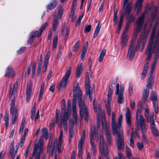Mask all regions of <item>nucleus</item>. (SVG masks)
Listing matches in <instances>:
<instances>
[{
	"mask_svg": "<svg viewBox=\"0 0 159 159\" xmlns=\"http://www.w3.org/2000/svg\"><path fill=\"white\" fill-rule=\"evenodd\" d=\"M63 6H61L59 7L58 11V13L57 15L60 19H61L63 13Z\"/></svg>",
	"mask_w": 159,
	"mask_h": 159,
	"instance_id": "45",
	"label": "nucleus"
},
{
	"mask_svg": "<svg viewBox=\"0 0 159 159\" xmlns=\"http://www.w3.org/2000/svg\"><path fill=\"white\" fill-rule=\"evenodd\" d=\"M114 159H125L122 154L119 152H118V157H115Z\"/></svg>",
	"mask_w": 159,
	"mask_h": 159,
	"instance_id": "63",
	"label": "nucleus"
},
{
	"mask_svg": "<svg viewBox=\"0 0 159 159\" xmlns=\"http://www.w3.org/2000/svg\"><path fill=\"white\" fill-rule=\"evenodd\" d=\"M93 107L94 111L97 113L100 112L101 110V108L99 104L98 105L97 107L96 104L95 103V102L94 101L93 103Z\"/></svg>",
	"mask_w": 159,
	"mask_h": 159,
	"instance_id": "43",
	"label": "nucleus"
},
{
	"mask_svg": "<svg viewBox=\"0 0 159 159\" xmlns=\"http://www.w3.org/2000/svg\"><path fill=\"white\" fill-rule=\"evenodd\" d=\"M66 24L64 23L62 30V32L63 33L62 35L64 36V39L65 40H66L68 39L69 33V28L67 27L66 28Z\"/></svg>",
	"mask_w": 159,
	"mask_h": 159,
	"instance_id": "20",
	"label": "nucleus"
},
{
	"mask_svg": "<svg viewBox=\"0 0 159 159\" xmlns=\"http://www.w3.org/2000/svg\"><path fill=\"white\" fill-rule=\"evenodd\" d=\"M124 99L123 94H119L118 97L117 102L119 104L123 103L124 102Z\"/></svg>",
	"mask_w": 159,
	"mask_h": 159,
	"instance_id": "44",
	"label": "nucleus"
},
{
	"mask_svg": "<svg viewBox=\"0 0 159 159\" xmlns=\"http://www.w3.org/2000/svg\"><path fill=\"white\" fill-rule=\"evenodd\" d=\"M149 94V91L148 89L146 88L143 95V101L145 102L147 100Z\"/></svg>",
	"mask_w": 159,
	"mask_h": 159,
	"instance_id": "32",
	"label": "nucleus"
},
{
	"mask_svg": "<svg viewBox=\"0 0 159 159\" xmlns=\"http://www.w3.org/2000/svg\"><path fill=\"white\" fill-rule=\"evenodd\" d=\"M61 111H62L63 116L64 115L65 117H68L69 115L66 111V103L64 99H63L61 102Z\"/></svg>",
	"mask_w": 159,
	"mask_h": 159,
	"instance_id": "23",
	"label": "nucleus"
},
{
	"mask_svg": "<svg viewBox=\"0 0 159 159\" xmlns=\"http://www.w3.org/2000/svg\"><path fill=\"white\" fill-rule=\"evenodd\" d=\"M135 19V17L134 15L129 14L127 16V19L128 21L131 23L133 22Z\"/></svg>",
	"mask_w": 159,
	"mask_h": 159,
	"instance_id": "51",
	"label": "nucleus"
},
{
	"mask_svg": "<svg viewBox=\"0 0 159 159\" xmlns=\"http://www.w3.org/2000/svg\"><path fill=\"white\" fill-rule=\"evenodd\" d=\"M15 104V101L14 100L11 101V103L10 107V114H13V112H15L16 113L18 112L17 109L16 108H14Z\"/></svg>",
	"mask_w": 159,
	"mask_h": 159,
	"instance_id": "31",
	"label": "nucleus"
},
{
	"mask_svg": "<svg viewBox=\"0 0 159 159\" xmlns=\"http://www.w3.org/2000/svg\"><path fill=\"white\" fill-rule=\"evenodd\" d=\"M130 104L131 109L132 110H134L135 107V103L134 101V100H131L130 102Z\"/></svg>",
	"mask_w": 159,
	"mask_h": 159,
	"instance_id": "64",
	"label": "nucleus"
},
{
	"mask_svg": "<svg viewBox=\"0 0 159 159\" xmlns=\"http://www.w3.org/2000/svg\"><path fill=\"white\" fill-rule=\"evenodd\" d=\"M154 11L152 12L151 15V18L152 20H153L155 18V16L156 14V11L157 10V6L153 8Z\"/></svg>",
	"mask_w": 159,
	"mask_h": 159,
	"instance_id": "52",
	"label": "nucleus"
},
{
	"mask_svg": "<svg viewBox=\"0 0 159 159\" xmlns=\"http://www.w3.org/2000/svg\"><path fill=\"white\" fill-rule=\"evenodd\" d=\"M115 116L116 114L115 112L113 111L112 112V119L111 123V127L112 130L115 129Z\"/></svg>",
	"mask_w": 159,
	"mask_h": 159,
	"instance_id": "35",
	"label": "nucleus"
},
{
	"mask_svg": "<svg viewBox=\"0 0 159 159\" xmlns=\"http://www.w3.org/2000/svg\"><path fill=\"white\" fill-rule=\"evenodd\" d=\"M36 112V104H34V105L32 108L31 110V118L32 120H33L34 118V116Z\"/></svg>",
	"mask_w": 159,
	"mask_h": 159,
	"instance_id": "47",
	"label": "nucleus"
},
{
	"mask_svg": "<svg viewBox=\"0 0 159 159\" xmlns=\"http://www.w3.org/2000/svg\"><path fill=\"white\" fill-rule=\"evenodd\" d=\"M152 49V53L153 52H155L156 54L154 60H157L159 57V29L156 38L155 42L153 41Z\"/></svg>",
	"mask_w": 159,
	"mask_h": 159,
	"instance_id": "9",
	"label": "nucleus"
},
{
	"mask_svg": "<svg viewBox=\"0 0 159 159\" xmlns=\"http://www.w3.org/2000/svg\"><path fill=\"white\" fill-rule=\"evenodd\" d=\"M83 141L84 139L81 138L79 141L78 144L79 153L78 156L80 158H81L82 157V148Z\"/></svg>",
	"mask_w": 159,
	"mask_h": 159,
	"instance_id": "25",
	"label": "nucleus"
},
{
	"mask_svg": "<svg viewBox=\"0 0 159 159\" xmlns=\"http://www.w3.org/2000/svg\"><path fill=\"white\" fill-rule=\"evenodd\" d=\"M78 82L75 83L74 85L73 92L74 98L72 103H76L77 97H78V100L79 107L80 109V113L81 118H84L85 120L88 121V113L87 109L86 106L84 101L82 100V95L81 90L78 87Z\"/></svg>",
	"mask_w": 159,
	"mask_h": 159,
	"instance_id": "1",
	"label": "nucleus"
},
{
	"mask_svg": "<svg viewBox=\"0 0 159 159\" xmlns=\"http://www.w3.org/2000/svg\"><path fill=\"white\" fill-rule=\"evenodd\" d=\"M71 68L70 67L66 70L64 76L61 79L59 91H62L67 85V81L71 74Z\"/></svg>",
	"mask_w": 159,
	"mask_h": 159,
	"instance_id": "7",
	"label": "nucleus"
},
{
	"mask_svg": "<svg viewBox=\"0 0 159 159\" xmlns=\"http://www.w3.org/2000/svg\"><path fill=\"white\" fill-rule=\"evenodd\" d=\"M90 143L91 144V148L93 150H96V148L94 143L93 135L92 134L90 136Z\"/></svg>",
	"mask_w": 159,
	"mask_h": 159,
	"instance_id": "37",
	"label": "nucleus"
},
{
	"mask_svg": "<svg viewBox=\"0 0 159 159\" xmlns=\"http://www.w3.org/2000/svg\"><path fill=\"white\" fill-rule=\"evenodd\" d=\"M106 52V50L105 49H103L101 52L99 57L98 58V61L99 62H101L102 61L103 57L105 55Z\"/></svg>",
	"mask_w": 159,
	"mask_h": 159,
	"instance_id": "40",
	"label": "nucleus"
},
{
	"mask_svg": "<svg viewBox=\"0 0 159 159\" xmlns=\"http://www.w3.org/2000/svg\"><path fill=\"white\" fill-rule=\"evenodd\" d=\"M86 92L87 95H89V99L90 101H92L93 99L92 92L87 88V90H86Z\"/></svg>",
	"mask_w": 159,
	"mask_h": 159,
	"instance_id": "57",
	"label": "nucleus"
},
{
	"mask_svg": "<svg viewBox=\"0 0 159 159\" xmlns=\"http://www.w3.org/2000/svg\"><path fill=\"white\" fill-rule=\"evenodd\" d=\"M90 80L89 78H85V88L86 91L87 90V88L89 90H90Z\"/></svg>",
	"mask_w": 159,
	"mask_h": 159,
	"instance_id": "49",
	"label": "nucleus"
},
{
	"mask_svg": "<svg viewBox=\"0 0 159 159\" xmlns=\"http://www.w3.org/2000/svg\"><path fill=\"white\" fill-rule=\"evenodd\" d=\"M80 41H78L74 45L73 48V50L74 52L76 51L80 47Z\"/></svg>",
	"mask_w": 159,
	"mask_h": 159,
	"instance_id": "56",
	"label": "nucleus"
},
{
	"mask_svg": "<svg viewBox=\"0 0 159 159\" xmlns=\"http://www.w3.org/2000/svg\"><path fill=\"white\" fill-rule=\"evenodd\" d=\"M65 119L62 120L61 121V127H60L59 125H58L60 128L61 129L62 127V125L63 124L64 130L65 131H66L67 129V122L68 120L69 119L70 117H65Z\"/></svg>",
	"mask_w": 159,
	"mask_h": 159,
	"instance_id": "27",
	"label": "nucleus"
},
{
	"mask_svg": "<svg viewBox=\"0 0 159 159\" xmlns=\"http://www.w3.org/2000/svg\"><path fill=\"white\" fill-rule=\"evenodd\" d=\"M117 10L115 11V10H114V14H113V21L115 23H116L117 21Z\"/></svg>",
	"mask_w": 159,
	"mask_h": 159,
	"instance_id": "62",
	"label": "nucleus"
},
{
	"mask_svg": "<svg viewBox=\"0 0 159 159\" xmlns=\"http://www.w3.org/2000/svg\"><path fill=\"white\" fill-rule=\"evenodd\" d=\"M124 6H125L126 7L125 9V12L128 14H129V13L131 10V6H130L129 4H126V5H124Z\"/></svg>",
	"mask_w": 159,
	"mask_h": 159,
	"instance_id": "54",
	"label": "nucleus"
},
{
	"mask_svg": "<svg viewBox=\"0 0 159 159\" xmlns=\"http://www.w3.org/2000/svg\"><path fill=\"white\" fill-rule=\"evenodd\" d=\"M125 120L127 124L129 127L131 126L132 124V118L129 109L127 108L125 114Z\"/></svg>",
	"mask_w": 159,
	"mask_h": 159,
	"instance_id": "17",
	"label": "nucleus"
},
{
	"mask_svg": "<svg viewBox=\"0 0 159 159\" xmlns=\"http://www.w3.org/2000/svg\"><path fill=\"white\" fill-rule=\"evenodd\" d=\"M113 93V87L112 85L111 84L109 86L108 92V94L107 102H111V98Z\"/></svg>",
	"mask_w": 159,
	"mask_h": 159,
	"instance_id": "29",
	"label": "nucleus"
},
{
	"mask_svg": "<svg viewBox=\"0 0 159 159\" xmlns=\"http://www.w3.org/2000/svg\"><path fill=\"white\" fill-rule=\"evenodd\" d=\"M57 5V2L56 0H54L50 3L48 4L47 7V9L52 10L55 8Z\"/></svg>",
	"mask_w": 159,
	"mask_h": 159,
	"instance_id": "30",
	"label": "nucleus"
},
{
	"mask_svg": "<svg viewBox=\"0 0 159 159\" xmlns=\"http://www.w3.org/2000/svg\"><path fill=\"white\" fill-rule=\"evenodd\" d=\"M93 134V137L94 136H95V139L97 142H98V132H96L94 129L92 130V129H91V133L90 135V136L91 135ZM94 138V137H93Z\"/></svg>",
	"mask_w": 159,
	"mask_h": 159,
	"instance_id": "42",
	"label": "nucleus"
},
{
	"mask_svg": "<svg viewBox=\"0 0 159 159\" xmlns=\"http://www.w3.org/2000/svg\"><path fill=\"white\" fill-rule=\"evenodd\" d=\"M105 135L106 137V140L109 146H112V139L110 135V131L108 127L107 128L105 133Z\"/></svg>",
	"mask_w": 159,
	"mask_h": 159,
	"instance_id": "19",
	"label": "nucleus"
},
{
	"mask_svg": "<svg viewBox=\"0 0 159 159\" xmlns=\"http://www.w3.org/2000/svg\"><path fill=\"white\" fill-rule=\"evenodd\" d=\"M76 103H72V109L73 112V119L74 122L76 124L77 118V115L76 112Z\"/></svg>",
	"mask_w": 159,
	"mask_h": 159,
	"instance_id": "22",
	"label": "nucleus"
},
{
	"mask_svg": "<svg viewBox=\"0 0 159 159\" xmlns=\"http://www.w3.org/2000/svg\"><path fill=\"white\" fill-rule=\"evenodd\" d=\"M123 116L120 115L118 119V122H115V129L112 130L113 135L116 134V143L118 150H123L125 148L124 139L123 132L120 128L121 127V122Z\"/></svg>",
	"mask_w": 159,
	"mask_h": 159,
	"instance_id": "2",
	"label": "nucleus"
},
{
	"mask_svg": "<svg viewBox=\"0 0 159 159\" xmlns=\"http://www.w3.org/2000/svg\"><path fill=\"white\" fill-rule=\"evenodd\" d=\"M82 63L79 64L77 67L76 72V76L77 78H79L82 71Z\"/></svg>",
	"mask_w": 159,
	"mask_h": 159,
	"instance_id": "26",
	"label": "nucleus"
},
{
	"mask_svg": "<svg viewBox=\"0 0 159 159\" xmlns=\"http://www.w3.org/2000/svg\"><path fill=\"white\" fill-rule=\"evenodd\" d=\"M128 90L130 96H132L133 93V85L130 83H129Z\"/></svg>",
	"mask_w": 159,
	"mask_h": 159,
	"instance_id": "55",
	"label": "nucleus"
},
{
	"mask_svg": "<svg viewBox=\"0 0 159 159\" xmlns=\"http://www.w3.org/2000/svg\"><path fill=\"white\" fill-rule=\"evenodd\" d=\"M91 26L90 25H86L84 29V32L87 33L89 32L91 29Z\"/></svg>",
	"mask_w": 159,
	"mask_h": 159,
	"instance_id": "61",
	"label": "nucleus"
},
{
	"mask_svg": "<svg viewBox=\"0 0 159 159\" xmlns=\"http://www.w3.org/2000/svg\"><path fill=\"white\" fill-rule=\"evenodd\" d=\"M87 51L86 48H83V49L82 51V53L80 56V59L81 60H83L85 58L86 55V53Z\"/></svg>",
	"mask_w": 159,
	"mask_h": 159,
	"instance_id": "59",
	"label": "nucleus"
},
{
	"mask_svg": "<svg viewBox=\"0 0 159 159\" xmlns=\"http://www.w3.org/2000/svg\"><path fill=\"white\" fill-rule=\"evenodd\" d=\"M9 120L8 114H6L4 116V123L6 128H7L8 126Z\"/></svg>",
	"mask_w": 159,
	"mask_h": 159,
	"instance_id": "46",
	"label": "nucleus"
},
{
	"mask_svg": "<svg viewBox=\"0 0 159 159\" xmlns=\"http://www.w3.org/2000/svg\"><path fill=\"white\" fill-rule=\"evenodd\" d=\"M42 131L43 135L47 139L48 137V134L47 129L46 128H44L42 129Z\"/></svg>",
	"mask_w": 159,
	"mask_h": 159,
	"instance_id": "50",
	"label": "nucleus"
},
{
	"mask_svg": "<svg viewBox=\"0 0 159 159\" xmlns=\"http://www.w3.org/2000/svg\"><path fill=\"white\" fill-rule=\"evenodd\" d=\"M60 111L58 109H57L56 112V122L58 124V125H59L60 127H61V121L62 120L65 119L64 115L63 116L62 111H61V116H59Z\"/></svg>",
	"mask_w": 159,
	"mask_h": 159,
	"instance_id": "16",
	"label": "nucleus"
},
{
	"mask_svg": "<svg viewBox=\"0 0 159 159\" xmlns=\"http://www.w3.org/2000/svg\"><path fill=\"white\" fill-rule=\"evenodd\" d=\"M134 33L135 35V38L134 39H133L131 42V44H130L129 48L128 49L127 57L129 60H131L134 57L135 54V51H137L136 50V48H134V41L136 39L137 34L135 32V29L134 30Z\"/></svg>",
	"mask_w": 159,
	"mask_h": 159,
	"instance_id": "8",
	"label": "nucleus"
},
{
	"mask_svg": "<svg viewBox=\"0 0 159 159\" xmlns=\"http://www.w3.org/2000/svg\"><path fill=\"white\" fill-rule=\"evenodd\" d=\"M48 23L47 22H45L40 27L39 31L37 30H34L31 32L30 35L32 37H39L41 35L43 31L48 26Z\"/></svg>",
	"mask_w": 159,
	"mask_h": 159,
	"instance_id": "12",
	"label": "nucleus"
},
{
	"mask_svg": "<svg viewBox=\"0 0 159 159\" xmlns=\"http://www.w3.org/2000/svg\"><path fill=\"white\" fill-rule=\"evenodd\" d=\"M157 25L158 22H156L153 27L148 45L145 52V54L148 55V57L146 59V61H148L149 62L152 57V47L153 45V41L155 36L156 29Z\"/></svg>",
	"mask_w": 159,
	"mask_h": 159,
	"instance_id": "3",
	"label": "nucleus"
},
{
	"mask_svg": "<svg viewBox=\"0 0 159 159\" xmlns=\"http://www.w3.org/2000/svg\"><path fill=\"white\" fill-rule=\"evenodd\" d=\"M17 150H14V142L12 141L11 143L9 154L10 156L11 159H14Z\"/></svg>",
	"mask_w": 159,
	"mask_h": 159,
	"instance_id": "21",
	"label": "nucleus"
},
{
	"mask_svg": "<svg viewBox=\"0 0 159 159\" xmlns=\"http://www.w3.org/2000/svg\"><path fill=\"white\" fill-rule=\"evenodd\" d=\"M15 76V70L11 66L7 67L6 73L4 76L9 78H12Z\"/></svg>",
	"mask_w": 159,
	"mask_h": 159,
	"instance_id": "15",
	"label": "nucleus"
},
{
	"mask_svg": "<svg viewBox=\"0 0 159 159\" xmlns=\"http://www.w3.org/2000/svg\"><path fill=\"white\" fill-rule=\"evenodd\" d=\"M154 113H152L151 114H149V111L148 106L145 107L144 111V116L146 121L148 123H150V126L155 124V121L154 119Z\"/></svg>",
	"mask_w": 159,
	"mask_h": 159,
	"instance_id": "10",
	"label": "nucleus"
},
{
	"mask_svg": "<svg viewBox=\"0 0 159 159\" xmlns=\"http://www.w3.org/2000/svg\"><path fill=\"white\" fill-rule=\"evenodd\" d=\"M57 36L56 35L54 36L53 38L52 46L53 48H55L57 47Z\"/></svg>",
	"mask_w": 159,
	"mask_h": 159,
	"instance_id": "53",
	"label": "nucleus"
},
{
	"mask_svg": "<svg viewBox=\"0 0 159 159\" xmlns=\"http://www.w3.org/2000/svg\"><path fill=\"white\" fill-rule=\"evenodd\" d=\"M57 139L56 138L55 139L53 145V147L52 149L51 153L52 155H53V153L55 152L57 149Z\"/></svg>",
	"mask_w": 159,
	"mask_h": 159,
	"instance_id": "41",
	"label": "nucleus"
},
{
	"mask_svg": "<svg viewBox=\"0 0 159 159\" xmlns=\"http://www.w3.org/2000/svg\"><path fill=\"white\" fill-rule=\"evenodd\" d=\"M13 112V114H11L12 115V124H14L16 122L17 118V115L18 113V112L16 113L15 112Z\"/></svg>",
	"mask_w": 159,
	"mask_h": 159,
	"instance_id": "58",
	"label": "nucleus"
},
{
	"mask_svg": "<svg viewBox=\"0 0 159 159\" xmlns=\"http://www.w3.org/2000/svg\"><path fill=\"white\" fill-rule=\"evenodd\" d=\"M71 101L70 100H68L67 102V111H66V113H68V114L69 115L67 117H70V110L71 109Z\"/></svg>",
	"mask_w": 159,
	"mask_h": 159,
	"instance_id": "38",
	"label": "nucleus"
},
{
	"mask_svg": "<svg viewBox=\"0 0 159 159\" xmlns=\"http://www.w3.org/2000/svg\"><path fill=\"white\" fill-rule=\"evenodd\" d=\"M146 43V39L145 37L143 35H141L139 37V40L138 42V44L135 48L136 50L137 51L141 45H142V47L141 48V51H142L144 48Z\"/></svg>",
	"mask_w": 159,
	"mask_h": 159,
	"instance_id": "14",
	"label": "nucleus"
},
{
	"mask_svg": "<svg viewBox=\"0 0 159 159\" xmlns=\"http://www.w3.org/2000/svg\"><path fill=\"white\" fill-rule=\"evenodd\" d=\"M18 86V82L16 81L15 84L13 85H11L10 86L9 93V98L11 99L12 95L14 94L16 92Z\"/></svg>",
	"mask_w": 159,
	"mask_h": 159,
	"instance_id": "18",
	"label": "nucleus"
},
{
	"mask_svg": "<svg viewBox=\"0 0 159 159\" xmlns=\"http://www.w3.org/2000/svg\"><path fill=\"white\" fill-rule=\"evenodd\" d=\"M26 50V48L25 47H21L17 51V54H22Z\"/></svg>",
	"mask_w": 159,
	"mask_h": 159,
	"instance_id": "60",
	"label": "nucleus"
},
{
	"mask_svg": "<svg viewBox=\"0 0 159 159\" xmlns=\"http://www.w3.org/2000/svg\"><path fill=\"white\" fill-rule=\"evenodd\" d=\"M32 86L28 84L27 85L26 89V101L29 102L30 98V94L32 91Z\"/></svg>",
	"mask_w": 159,
	"mask_h": 159,
	"instance_id": "24",
	"label": "nucleus"
},
{
	"mask_svg": "<svg viewBox=\"0 0 159 159\" xmlns=\"http://www.w3.org/2000/svg\"><path fill=\"white\" fill-rule=\"evenodd\" d=\"M104 102L106 105L108 115L110 116L111 115V110L110 106V103L111 102H107V101L105 100L104 101Z\"/></svg>",
	"mask_w": 159,
	"mask_h": 159,
	"instance_id": "34",
	"label": "nucleus"
},
{
	"mask_svg": "<svg viewBox=\"0 0 159 159\" xmlns=\"http://www.w3.org/2000/svg\"><path fill=\"white\" fill-rule=\"evenodd\" d=\"M136 123L138 129H141L142 133L146 132L147 128L143 116L141 114L140 110L138 108L136 116Z\"/></svg>",
	"mask_w": 159,
	"mask_h": 159,
	"instance_id": "4",
	"label": "nucleus"
},
{
	"mask_svg": "<svg viewBox=\"0 0 159 159\" xmlns=\"http://www.w3.org/2000/svg\"><path fill=\"white\" fill-rule=\"evenodd\" d=\"M101 27V25L100 24V23L99 22L96 27V29L94 32L93 34V38H96L98 36L99 32Z\"/></svg>",
	"mask_w": 159,
	"mask_h": 159,
	"instance_id": "33",
	"label": "nucleus"
},
{
	"mask_svg": "<svg viewBox=\"0 0 159 159\" xmlns=\"http://www.w3.org/2000/svg\"><path fill=\"white\" fill-rule=\"evenodd\" d=\"M43 143L42 138H39V144L35 143L33 148V154L36 159H40V156L43 152Z\"/></svg>",
	"mask_w": 159,
	"mask_h": 159,
	"instance_id": "5",
	"label": "nucleus"
},
{
	"mask_svg": "<svg viewBox=\"0 0 159 159\" xmlns=\"http://www.w3.org/2000/svg\"><path fill=\"white\" fill-rule=\"evenodd\" d=\"M127 36H126L125 34L124 35H123L121 39V44L123 47L126 45L127 42Z\"/></svg>",
	"mask_w": 159,
	"mask_h": 159,
	"instance_id": "36",
	"label": "nucleus"
},
{
	"mask_svg": "<svg viewBox=\"0 0 159 159\" xmlns=\"http://www.w3.org/2000/svg\"><path fill=\"white\" fill-rule=\"evenodd\" d=\"M151 128L152 131V132L156 136H158L159 135V133L158 131L157 128L155 127V125L154 124L150 126Z\"/></svg>",
	"mask_w": 159,
	"mask_h": 159,
	"instance_id": "39",
	"label": "nucleus"
},
{
	"mask_svg": "<svg viewBox=\"0 0 159 159\" xmlns=\"http://www.w3.org/2000/svg\"><path fill=\"white\" fill-rule=\"evenodd\" d=\"M126 156L128 159H131L132 156L130 150L127 147H126Z\"/></svg>",
	"mask_w": 159,
	"mask_h": 159,
	"instance_id": "48",
	"label": "nucleus"
},
{
	"mask_svg": "<svg viewBox=\"0 0 159 159\" xmlns=\"http://www.w3.org/2000/svg\"><path fill=\"white\" fill-rule=\"evenodd\" d=\"M136 136H138L137 134L135 132H132L131 134V138L129 141V144L131 146L134 147V138Z\"/></svg>",
	"mask_w": 159,
	"mask_h": 159,
	"instance_id": "28",
	"label": "nucleus"
},
{
	"mask_svg": "<svg viewBox=\"0 0 159 159\" xmlns=\"http://www.w3.org/2000/svg\"><path fill=\"white\" fill-rule=\"evenodd\" d=\"M150 98L151 100L153 102L155 112L157 114L158 112L157 94L155 91H153L151 93Z\"/></svg>",
	"mask_w": 159,
	"mask_h": 159,
	"instance_id": "11",
	"label": "nucleus"
},
{
	"mask_svg": "<svg viewBox=\"0 0 159 159\" xmlns=\"http://www.w3.org/2000/svg\"><path fill=\"white\" fill-rule=\"evenodd\" d=\"M100 149L101 153H103L104 152L107 153V145L104 142L103 136L102 135H100Z\"/></svg>",
	"mask_w": 159,
	"mask_h": 159,
	"instance_id": "13",
	"label": "nucleus"
},
{
	"mask_svg": "<svg viewBox=\"0 0 159 159\" xmlns=\"http://www.w3.org/2000/svg\"><path fill=\"white\" fill-rule=\"evenodd\" d=\"M151 8V7L148 3L146 6V10L144 13L138 18L136 22L137 26L135 28V32L136 34L139 32L141 30L144 22L145 14L149 11Z\"/></svg>",
	"mask_w": 159,
	"mask_h": 159,
	"instance_id": "6",
	"label": "nucleus"
}]
</instances>
